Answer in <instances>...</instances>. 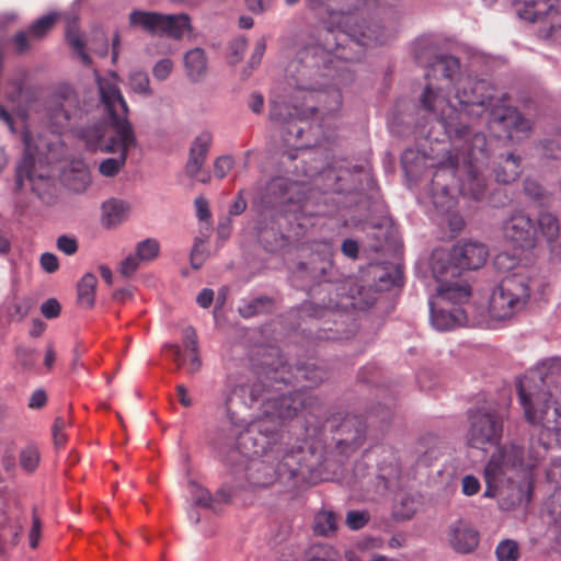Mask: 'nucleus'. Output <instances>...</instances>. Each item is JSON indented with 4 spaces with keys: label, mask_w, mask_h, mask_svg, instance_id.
<instances>
[{
    "label": "nucleus",
    "mask_w": 561,
    "mask_h": 561,
    "mask_svg": "<svg viewBox=\"0 0 561 561\" xmlns=\"http://www.w3.org/2000/svg\"><path fill=\"white\" fill-rule=\"evenodd\" d=\"M456 99L459 107L446 99L442 88L428 83L421 95V103L424 110L435 115L451 141L453 150L440 164L451 169L467 168L477 182L478 188L472 191V196L478 199L483 193L478 169L488 159V141L484 134L473 131L466 121L479 118L489 110L493 88L484 80L466 78L458 83Z\"/></svg>",
    "instance_id": "1"
},
{
    "label": "nucleus",
    "mask_w": 561,
    "mask_h": 561,
    "mask_svg": "<svg viewBox=\"0 0 561 561\" xmlns=\"http://www.w3.org/2000/svg\"><path fill=\"white\" fill-rule=\"evenodd\" d=\"M353 19H342L340 25L330 24L317 31V43L307 46L301 51V61L307 67L320 69L324 72L320 78H330L334 85H344L353 81L351 64L358 60L364 48L373 44L381 43L380 26L377 24L367 26L362 31L358 26V18L352 11Z\"/></svg>",
    "instance_id": "2"
},
{
    "label": "nucleus",
    "mask_w": 561,
    "mask_h": 561,
    "mask_svg": "<svg viewBox=\"0 0 561 561\" xmlns=\"http://www.w3.org/2000/svg\"><path fill=\"white\" fill-rule=\"evenodd\" d=\"M100 100L108 121L89 126L82 137L90 150L119 152L117 158H107L99 165L102 175H116L125 165L128 151L137 146L136 136L127 118L128 107L118 87L114 72L104 77L96 76Z\"/></svg>",
    "instance_id": "3"
},
{
    "label": "nucleus",
    "mask_w": 561,
    "mask_h": 561,
    "mask_svg": "<svg viewBox=\"0 0 561 561\" xmlns=\"http://www.w3.org/2000/svg\"><path fill=\"white\" fill-rule=\"evenodd\" d=\"M541 367L538 380L528 376L519 380V402L528 423L561 436V383L551 385L553 376L561 373V358L547 359Z\"/></svg>",
    "instance_id": "4"
},
{
    "label": "nucleus",
    "mask_w": 561,
    "mask_h": 561,
    "mask_svg": "<svg viewBox=\"0 0 561 561\" xmlns=\"http://www.w3.org/2000/svg\"><path fill=\"white\" fill-rule=\"evenodd\" d=\"M263 430V422L251 425L240 433L237 437L236 448L227 455V463L239 486H243L244 483L254 486H263L268 483L256 474L264 469V463L260 458L266 454L271 443V437L264 434Z\"/></svg>",
    "instance_id": "5"
},
{
    "label": "nucleus",
    "mask_w": 561,
    "mask_h": 561,
    "mask_svg": "<svg viewBox=\"0 0 561 561\" xmlns=\"http://www.w3.org/2000/svg\"><path fill=\"white\" fill-rule=\"evenodd\" d=\"M531 276L525 268L505 276L493 289L489 313L495 320H507L524 311L530 300Z\"/></svg>",
    "instance_id": "6"
},
{
    "label": "nucleus",
    "mask_w": 561,
    "mask_h": 561,
    "mask_svg": "<svg viewBox=\"0 0 561 561\" xmlns=\"http://www.w3.org/2000/svg\"><path fill=\"white\" fill-rule=\"evenodd\" d=\"M444 255L433 254L432 272L438 285L434 300L444 305H463L471 296V286L461 277L457 266L445 265Z\"/></svg>",
    "instance_id": "7"
},
{
    "label": "nucleus",
    "mask_w": 561,
    "mask_h": 561,
    "mask_svg": "<svg viewBox=\"0 0 561 561\" xmlns=\"http://www.w3.org/2000/svg\"><path fill=\"white\" fill-rule=\"evenodd\" d=\"M503 435V417L493 409L479 408L468 412L467 443L470 447L485 449L497 446Z\"/></svg>",
    "instance_id": "8"
},
{
    "label": "nucleus",
    "mask_w": 561,
    "mask_h": 561,
    "mask_svg": "<svg viewBox=\"0 0 561 561\" xmlns=\"http://www.w3.org/2000/svg\"><path fill=\"white\" fill-rule=\"evenodd\" d=\"M129 23L134 26H140L151 34H163L174 39H181L186 33L192 32L187 14L134 11L129 14Z\"/></svg>",
    "instance_id": "9"
},
{
    "label": "nucleus",
    "mask_w": 561,
    "mask_h": 561,
    "mask_svg": "<svg viewBox=\"0 0 561 561\" xmlns=\"http://www.w3.org/2000/svg\"><path fill=\"white\" fill-rule=\"evenodd\" d=\"M53 182L48 165L36 163L35 158L28 152L16 167L15 185L20 191L30 186L32 192L44 198L46 194L50 193Z\"/></svg>",
    "instance_id": "10"
},
{
    "label": "nucleus",
    "mask_w": 561,
    "mask_h": 561,
    "mask_svg": "<svg viewBox=\"0 0 561 561\" xmlns=\"http://www.w3.org/2000/svg\"><path fill=\"white\" fill-rule=\"evenodd\" d=\"M324 82L310 83L300 88L301 92L305 93L302 96V106L306 108L307 115H313L320 112L324 115L332 114L340 110L342 105V94L340 89L333 87L323 90Z\"/></svg>",
    "instance_id": "11"
},
{
    "label": "nucleus",
    "mask_w": 561,
    "mask_h": 561,
    "mask_svg": "<svg viewBox=\"0 0 561 561\" xmlns=\"http://www.w3.org/2000/svg\"><path fill=\"white\" fill-rule=\"evenodd\" d=\"M433 254L444 255L445 265L457 266L462 270H477L484 265L489 255L486 247L481 242L467 241L455 244L449 253L435 251Z\"/></svg>",
    "instance_id": "12"
},
{
    "label": "nucleus",
    "mask_w": 561,
    "mask_h": 561,
    "mask_svg": "<svg viewBox=\"0 0 561 561\" xmlns=\"http://www.w3.org/2000/svg\"><path fill=\"white\" fill-rule=\"evenodd\" d=\"M80 114L78 95L70 89L55 95L47 106V118L55 133H61Z\"/></svg>",
    "instance_id": "13"
},
{
    "label": "nucleus",
    "mask_w": 561,
    "mask_h": 561,
    "mask_svg": "<svg viewBox=\"0 0 561 561\" xmlns=\"http://www.w3.org/2000/svg\"><path fill=\"white\" fill-rule=\"evenodd\" d=\"M504 238L520 249H533L538 240V229L524 211H515L503 224Z\"/></svg>",
    "instance_id": "14"
},
{
    "label": "nucleus",
    "mask_w": 561,
    "mask_h": 561,
    "mask_svg": "<svg viewBox=\"0 0 561 561\" xmlns=\"http://www.w3.org/2000/svg\"><path fill=\"white\" fill-rule=\"evenodd\" d=\"M314 398L309 391L297 390L294 393L280 397H268L264 404V413L267 417L287 420L294 417L301 409L313 404Z\"/></svg>",
    "instance_id": "15"
},
{
    "label": "nucleus",
    "mask_w": 561,
    "mask_h": 561,
    "mask_svg": "<svg viewBox=\"0 0 561 561\" xmlns=\"http://www.w3.org/2000/svg\"><path fill=\"white\" fill-rule=\"evenodd\" d=\"M535 465L536 460L524 459L523 449L513 445L508 449H499L497 453L491 457L484 469V478L485 481L496 482L508 467L531 469Z\"/></svg>",
    "instance_id": "16"
},
{
    "label": "nucleus",
    "mask_w": 561,
    "mask_h": 561,
    "mask_svg": "<svg viewBox=\"0 0 561 561\" xmlns=\"http://www.w3.org/2000/svg\"><path fill=\"white\" fill-rule=\"evenodd\" d=\"M433 49L426 41H420L415 48V59L423 66L431 68L427 77H437L440 75L445 79H453L460 69L459 60L453 56H435L433 61H430L427 55H432Z\"/></svg>",
    "instance_id": "17"
},
{
    "label": "nucleus",
    "mask_w": 561,
    "mask_h": 561,
    "mask_svg": "<svg viewBox=\"0 0 561 561\" xmlns=\"http://www.w3.org/2000/svg\"><path fill=\"white\" fill-rule=\"evenodd\" d=\"M310 9L319 15H328V24L340 25L342 19H353L352 11L362 5V0H307Z\"/></svg>",
    "instance_id": "18"
},
{
    "label": "nucleus",
    "mask_w": 561,
    "mask_h": 561,
    "mask_svg": "<svg viewBox=\"0 0 561 561\" xmlns=\"http://www.w3.org/2000/svg\"><path fill=\"white\" fill-rule=\"evenodd\" d=\"M492 102H494V99ZM489 108H491V122L502 125L507 130L510 138L518 134L526 135L531 128L530 122L523 117L516 108L495 106L494 103Z\"/></svg>",
    "instance_id": "19"
},
{
    "label": "nucleus",
    "mask_w": 561,
    "mask_h": 561,
    "mask_svg": "<svg viewBox=\"0 0 561 561\" xmlns=\"http://www.w3.org/2000/svg\"><path fill=\"white\" fill-rule=\"evenodd\" d=\"M447 539L458 553H470L479 545V533L467 522L457 520L449 526Z\"/></svg>",
    "instance_id": "20"
},
{
    "label": "nucleus",
    "mask_w": 561,
    "mask_h": 561,
    "mask_svg": "<svg viewBox=\"0 0 561 561\" xmlns=\"http://www.w3.org/2000/svg\"><path fill=\"white\" fill-rule=\"evenodd\" d=\"M211 144L213 135L209 131H202L195 137L190 148L188 160L185 165V172L188 176H198L206 161Z\"/></svg>",
    "instance_id": "21"
},
{
    "label": "nucleus",
    "mask_w": 561,
    "mask_h": 561,
    "mask_svg": "<svg viewBox=\"0 0 561 561\" xmlns=\"http://www.w3.org/2000/svg\"><path fill=\"white\" fill-rule=\"evenodd\" d=\"M430 305L432 323L438 330H450L455 325L460 324L465 319V311L461 308L454 307L448 309V305H444L436 300H432Z\"/></svg>",
    "instance_id": "22"
},
{
    "label": "nucleus",
    "mask_w": 561,
    "mask_h": 561,
    "mask_svg": "<svg viewBox=\"0 0 561 561\" xmlns=\"http://www.w3.org/2000/svg\"><path fill=\"white\" fill-rule=\"evenodd\" d=\"M307 117L308 115L304 106L301 110H298L296 106L291 107L286 103H279L275 101L271 103L270 119L279 125L288 124L291 128L295 129L298 138L301 137L302 129L296 126L295 119H302Z\"/></svg>",
    "instance_id": "23"
},
{
    "label": "nucleus",
    "mask_w": 561,
    "mask_h": 561,
    "mask_svg": "<svg viewBox=\"0 0 561 561\" xmlns=\"http://www.w3.org/2000/svg\"><path fill=\"white\" fill-rule=\"evenodd\" d=\"M184 69L191 81L201 80L207 72V57L202 48H193L184 55Z\"/></svg>",
    "instance_id": "24"
},
{
    "label": "nucleus",
    "mask_w": 561,
    "mask_h": 561,
    "mask_svg": "<svg viewBox=\"0 0 561 561\" xmlns=\"http://www.w3.org/2000/svg\"><path fill=\"white\" fill-rule=\"evenodd\" d=\"M103 221L107 227L123 222L129 213V205L119 199H110L102 206Z\"/></svg>",
    "instance_id": "25"
},
{
    "label": "nucleus",
    "mask_w": 561,
    "mask_h": 561,
    "mask_svg": "<svg viewBox=\"0 0 561 561\" xmlns=\"http://www.w3.org/2000/svg\"><path fill=\"white\" fill-rule=\"evenodd\" d=\"M549 0H518L516 9L518 16L528 22L541 19L551 8Z\"/></svg>",
    "instance_id": "26"
},
{
    "label": "nucleus",
    "mask_w": 561,
    "mask_h": 561,
    "mask_svg": "<svg viewBox=\"0 0 561 561\" xmlns=\"http://www.w3.org/2000/svg\"><path fill=\"white\" fill-rule=\"evenodd\" d=\"M495 178L500 183L514 182L520 174V158L508 154L495 169Z\"/></svg>",
    "instance_id": "27"
},
{
    "label": "nucleus",
    "mask_w": 561,
    "mask_h": 561,
    "mask_svg": "<svg viewBox=\"0 0 561 561\" xmlns=\"http://www.w3.org/2000/svg\"><path fill=\"white\" fill-rule=\"evenodd\" d=\"M98 278L92 273H87L78 283V302L80 306L91 308L94 305Z\"/></svg>",
    "instance_id": "28"
},
{
    "label": "nucleus",
    "mask_w": 561,
    "mask_h": 561,
    "mask_svg": "<svg viewBox=\"0 0 561 561\" xmlns=\"http://www.w3.org/2000/svg\"><path fill=\"white\" fill-rule=\"evenodd\" d=\"M337 517L331 511H321L314 516L313 530L320 536H331L336 531Z\"/></svg>",
    "instance_id": "29"
},
{
    "label": "nucleus",
    "mask_w": 561,
    "mask_h": 561,
    "mask_svg": "<svg viewBox=\"0 0 561 561\" xmlns=\"http://www.w3.org/2000/svg\"><path fill=\"white\" fill-rule=\"evenodd\" d=\"M538 233L547 240L554 241L560 231L559 221L556 216L550 213H541L537 224Z\"/></svg>",
    "instance_id": "30"
},
{
    "label": "nucleus",
    "mask_w": 561,
    "mask_h": 561,
    "mask_svg": "<svg viewBox=\"0 0 561 561\" xmlns=\"http://www.w3.org/2000/svg\"><path fill=\"white\" fill-rule=\"evenodd\" d=\"M301 454L302 450L300 448L286 454L277 466L278 473L285 474L288 472L290 478L299 474Z\"/></svg>",
    "instance_id": "31"
},
{
    "label": "nucleus",
    "mask_w": 561,
    "mask_h": 561,
    "mask_svg": "<svg viewBox=\"0 0 561 561\" xmlns=\"http://www.w3.org/2000/svg\"><path fill=\"white\" fill-rule=\"evenodd\" d=\"M129 85L134 92L144 96H152L153 91L150 88L148 73L142 70H135L129 76Z\"/></svg>",
    "instance_id": "32"
},
{
    "label": "nucleus",
    "mask_w": 561,
    "mask_h": 561,
    "mask_svg": "<svg viewBox=\"0 0 561 561\" xmlns=\"http://www.w3.org/2000/svg\"><path fill=\"white\" fill-rule=\"evenodd\" d=\"M325 378V373L316 365L309 364L297 370V380H306L309 382L307 387L320 383Z\"/></svg>",
    "instance_id": "33"
},
{
    "label": "nucleus",
    "mask_w": 561,
    "mask_h": 561,
    "mask_svg": "<svg viewBox=\"0 0 561 561\" xmlns=\"http://www.w3.org/2000/svg\"><path fill=\"white\" fill-rule=\"evenodd\" d=\"M495 553L499 561H517L519 548L516 541L507 539L499 543Z\"/></svg>",
    "instance_id": "34"
},
{
    "label": "nucleus",
    "mask_w": 561,
    "mask_h": 561,
    "mask_svg": "<svg viewBox=\"0 0 561 561\" xmlns=\"http://www.w3.org/2000/svg\"><path fill=\"white\" fill-rule=\"evenodd\" d=\"M159 243L154 239H147L138 243L136 248V255L142 262L152 261L158 256Z\"/></svg>",
    "instance_id": "35"
},
{
    "label": "nucleus",
    "mask_w": 561,
    "mask_h": 561,
    "mask_svg": "<svg viewBox=\"0 0 561 561\" xmlns=\"http://www.w3.org/2000/svg\"><path fill=\"white\" fill-rule=\"evenodd\" d=\"M55 21H56V16L53 14L38 19L36 22H34L30 26V28H28L30 35L35 41L42 39L53 27V25L55 24Z\"/></svg>",
    "instance_id": "36"
},
{
    "label": "nucleus",
    "mask_w": 561,
    "mask_h": 561,
    "mask_svg": "<svg viewBox=\"0 0 561 561\" xmlns=\"http://www.w3.org/2000/svg\"><path fill=\"white\" fill-rule=\"evenodd\" d=\"M524 192L531 199L545 205L549 202L550 196L542 188V186L535 180L526 179L524 182Z\"/></svg>",
    "instance_id": "37"
},
{
    "label": "nucleus",
    "mask_w": 561,
    "mask_h": 561,
    "mask_svg": "<svg viewBox=\"0 0 561 561\" xmlns=\"http://www.w3.org/2000/svg\"><path fill=\"white\" fill-rule=\"evenodd\" d=\"M39 462V451L35 446H26L20 454V465L27 471L32 472L36 469Z\"/></svg>",
    "instance_id": "38"
},
{
    "label": "nucleus",
    "mask_w": 561,
    "mask_h": 561,
    "mask_svg": "<svg viewBox=\"0 0 561 561\" xmlns=\"http://www.w3.org/2000/svg\"><path fill=\"white\" fill-rule=\"evenodd\" d=\"M67 41H68L69 45L75 49V51L78 54L82 64L90 65L91 58L84 50V43L81 39L80 34L72 27H70L67 31Z\"/></svg>",
    "instance_id": "39"
},
{
    "label": "nucleus",
    "mask_w": 561,
    "mask_h": 561,
    "mask_svg": "<svg viewBox=\"0 0 561 561\" xmlns=\"http://www.w3.org/2000/svg\"><path fill=\"white\" fill-rule=\"evenodd\" d=\"M190 493L193 499V502L203 507H211V503L214 502V497L209 493L208 490L204 489L199 484L195 482L190 483Z\"/></svg>",
    "instance_id": "40"
},
{
    "label": "nucleus",
    "mask_w": 561,
    "mask_h": 561,
    "mask_svg": "<svg viewBox=\"0 0 561 561\" xmlns=\"http://www.w3.org/2000/svg\"><path fill=\"white\" fill-rule=\"evenodd\" d=\"M247 47H248V42L244 37H238V38H234L230 44H229V47H228V60L231 65H236L238 64L245 50H247Z\"/></svg>",
    "instance_id": "41"
},
{
    "label": "nucleus",
    "mask_w": 561,
    "mask_h": 561,
    "mask_svg": "<svg viewBox=\"0 0 561 561\" xmlns=\"http://www.w3.org/2000/svg\"><path fill=\"white\" fill-rule=\"evenodd\" d=\"M174 62L170 58L160 59L152 68V75L158 81H165L172 73Z\"/></svg>",
    "instance_id": "42"
},
{
    "label": "nucleus",
    "mask_w": 561,
    "mask_h": 561,
    "mask_svg": "<svg viewBox=\"0 0 561 561\" xmlns=\"http://www.w3.org/2000/svg\"><path fill=\"white\" fill-rule=\"evenodd\" d=\"M234 160L230 156H221L215 160L214 172L216 178L224 179L233 168Z\"/></svg>",
    "instance_id": "43"
},
{
    "label": "nucleus",
    "mask_w": 561,
    "mask_h": 561,
    "mask_svg": "<svg viewBox=\"0 0 561 561\" xmlns=\"http://www.w3.org/2000/svg\"><path fill=\"white\" fill-rule=\"evenodd\" d=\"M368 520L367 514L358 511H351L346 516V524L351 529L357 530L363 528Z\"/></svg>",
    "instance_id": "44"
},
{
    "label": "nucleus",
    "mask_w": 561,
    "mask_h": 561,
    "mask_svg": "<svg viewBox=\"0 0 561 561\" xmlns=\"http://www.w3.org/2000/svg\"><path fill=\"white\" fill-rule=\"evenodd\" d=\"M140 260L137 255H128L125 260H123L119 264V273L125 276H131L137 268L139 267Z\"/></svg>",
    "instance_id": "45"
},
{
    "label": "nucleus",
    "mask_w": 561,
    "mask_h": 561,
    "mask_svg": "<svg viewBox=\"0 0 561 561\" xmlns=\"http://www.w3.org/2000/svg\"><path fill=\"white\" fill-rule=\"evenodd\" d=\"M34 41L35 39L32 38V36L30 35L28 31L27 32H20L13 38V43L15 45V49H16V51L19 54L27 51L32 47V43Z\"/></svg>",
    "instance_id": "46"
},
{
    "label": "nucleus",
    "mask_w": 561,
    "mask_h": 561,
    "mask_svg": "<svg viewBox=\"0 0 561 561\" xmlns=\"http://www.w3.org/2000/svg\"><path fill=\"white\" fill-rule=\"evenodd\" d=\"M57 248L67 255H73L78 250V242L75 238L60 236L57 239Z\"/></svg>",
    "instance_id": "47"
},
{
    "label": "nucleus",
    "mask_w": 561,
    "mask_h": 561,
    "mask_svg": "<svg viewBox=\"0 0 561 561\" xmlns=\"http://www.w3.org/2000/svg\"><path fill=\"white\" fill-rule=\"evenodd\" d=\"M353 425H358V426L355 428V435L351 438V440H352V443L358 444L363 438L364 427L357 417L346 419L343 422V424L341 425V431L346 432Z\"/></svg>",
    "instance_id": "48"
},
{
    "label": "nucleus",
    "mask_w": 561,
    "mask_h": 561,
    "mask_svg": "<svg viewBox=\"0 0 561 561\" xmlns=\"http://www.w3.org/2000/svg\"><path fill=\"white\" fill-rule=\"evenodd\" d=\"M42 534V523L36 514H33L32 527L28 531V543L31 548L35 549L38 546V541Z\"/></svg>",
    "instance_id": "49"
},
{
    "label": "nucleus",
    "mask_w": 561,
    "mask_h": 561,
    "mask_svg": "<svg viewBox=\"0 0 561 561\" xmlns=\"http://www.w3.org/2000/svg\"><path fill=\"white\" fill-rule=\"evenodd\" d=\"M494 264L497 267V270L502 272H508L511 270H514L516 266V260L511 256L508 253L503 252L495 256Z\"/></svg>",
    "instance_id": "50"
},
{
    "label": "nucleus",
    "mask_w": 561,
    "mask_h": 561,
    "mask_svg": "<svg viewBox=\"0 0 561 561\" xmlns=\"http://www.w3.org/2000/svg\"><path fill=\"white\" fill-rule=\"evenodd\" d=\"M42 268L47 273H54L59 268L58 257L49 252L43 253L39 260Z\"/></svg>",
    "instance_id": "51"
},
{
    "label": "nucleus",
    "mask_w": 561,
    "mask_h": 561,
    "mask_svg": "<svg viewBox=\"0 0 561 561\" xmlns=\"http://www.w3.org/2000/svg\"><path fill=\"white\" fill-rule=\"evenodd\" d=\"M265 49H266L265 39L264 38L257 39L255 43L253 53L251 55L250 61H249V66H250L251 70L261 62L262 57L265 53Z\"/></svg>",
    "instance_id": "52"
},
{
    "label": "nucleus",
    "mask_w": 561,
    "mask_h": 561,
    "mask_svg": "<svg viewBox=\"0 0 561 561\" xmlns=\"http://www.w3.org/2000/svg\"><path fill=\"white\" fill-rule=\"evenodd\" d=\"M461 485L463 494L468 496L477 494L480 490L479 480L470 474L462 478Z\"/></svg>",
    "instance_id": "53"
},
{
    "label": "nucleus",
    "mask_w": 561,
    "mask_h": 561,
    "mask_svg": "<svg viewBox=\"0 0 561 561\" xmlns=\"http://www.w3.org/2000/svg\"><path fill=\"white\" fill-rule=\"evenodd\" d=\"M41 311L45 318L53 319L59 314L60 305L56 299H48L42 305Z\"/></svg>",
    "instance_id": "54"
},
{
    "label": "nucleus",
    "mask_w": 561,
    "mask_h": 561,
    "mask_svg": "<svg viewBox=\"0 0 561 561\" xmlns=\"http://www.w3.org/2000/svg\"><path fill=\"white\" fill-rule=\"evenodd\" d=\"M18 362L25 368L30 369L34 365L33 351L25 347L16 348Z\"/></svg>",
    "instance_id": "55"
},
{
    "label": "nucleus",
    "mask_w": 561,
    "mask_h": 561,
    "mask_svg": "<svg viewBox=\"0 0 561 561\" xmlns=\"http://www.w3.org/2000/svg\"><path fill=\"white\" fill-rule=\"evenodd\" d=\"M31 307H32V304H31V300H28V299L15 301L13 304V312L11 313V317H18V320H22L24 317L27 316Z\"/></svg>",
    "instance_id": "56"
},
{
    "label": "nucleus",
    "mask_w": 561,
    "mask_h": 561,
    "mask_svg": "<svg viewBox=\"0 0 561 561\" xmlns=\"http://www.w3.org/2000/svg\"><path fill=\"white\" fill-rule=\"evenodd\" d=\"M47 396L44 390L38 389L34 391L30 398L28 407L32 409H39L46 404Z\"/></svg>",
    "instance_id": "57"
},
{
    "label": "nucleus",
    "mask_w": 561,
    "mask_h": 561,
    "mask_svg": "<svg viewBox=\"0 0 561 561\" xmlns=\"http://www.w3.org/2000/svg\"><path fill=\"white\" fill-rule=\"evenodd\" d=\"M248 9L254 13H261L267 10L273 0H245Z\"/></svg>",
    "instance_id": "58"
},
{
    "label": "nucleus",
    "mask_w": 561,
    "mask_h": 561,
    "mask_svg": "<svg viewBox=\"0 0 561 561\" xmlns=\"http://www.w3.org/2000/svg\"><path fill=\"white\" fill-rule=\"evenodd\" d=\"M184 344L187 351H196L197 335L193 328H186L184 330Z\"/></svg>",
    "instance_id": "59"
},
{
    "label": "nucleus",
    "mask_w": 561,
    "mask_h": 561,
    "mask_svg": "<svg viewBox=\"0 0 561 561\" xmlns=\"http://www.w3.org/2000/svg\"><path fill=\"white\" fill-rule=\"evenodd\" d=\"M342 252L344 255L351 259H356L358 254V244L352 239H346L342 243Z\"/></svg>",
    "instance_id": "60"
},
{
    "label": "nucleus",
    "mask_w": 561,
    "mask_h": 561,
    "mask_svg": "<svg viewBox=\"0 0 561 561\" xmlns=\"http://www.w3.org/2000/svg\"><path fill=\"white\" fill-rule=\"evenodd\" d=\"M195 207H196V214L197 217L201 220H205L209 217V209H208V203L205 198L198 197L195 199Z\"/></svg>",
    "instance_id": "61"
},
{
    "label": "nucleus",
    "mask_w": 561,
    "mask_h": 561,
    "mask_svg": "<svg viewBox=\"0 0 561 561\" xmlns=\"http://www.w3.org/2000/svg\"><path fill=\"white\" fill-rule=\"evenodd\" d=\"M213 299L214 291L211 289L205 288L197 296V304L203 308H207L213 302Z\"/></svg>",
    "instance_id": "62"
},
{
    "label": "nucleus",
    "mask_w": 561,
    "mask_h": 561,
    "mask_svg": "<svg viewBox=\"0 0 561 561\" xmlns=\"http://www.w3.org/2000/svg\"><path fill=\"white\" fill-rule=\"evenodd\" d=\"M245 208H247V202L242 197V191H240L237 196V199L234 201V203L232 204V206L230 208V214L234 215V216L240 215L245 210Z\"/></svg>",
    "instance_id": "63"
},
{
    "label": "nucleus",
    "mask_w": 561,
    "mask_h": 561,
    "mask_svg": "<svg viewBox=\"0 0 561 561\" xmlns=\"http://www.w3.org/2000/svg\"><path fill=\"white\" fill-rule=\"evenodd\" d=\"M263 106H264L263 96L261 94L253 93L251 95V100H250V108L254 113L260 114L263 111Z\"/></svg>",
    "instance_id": "64"
}]
</instances>
